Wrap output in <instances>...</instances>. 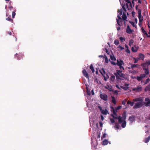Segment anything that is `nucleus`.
<instances>
[{
  "mask_svg": "<svg viewBox=\"0 0 150 150\" xmlns=\"http://www.w3.org/2000/svg\"><path fill=\"white\" fill-rule=\"evenodd\" d=\"M122 70H117L116 73H115V74L116 76L117 79H121L120 77L124 78V74L122 73Z\"/></svg>",
  "mask_w": 150,
  "mask_h": 150,
  "instance_id": "obj_1",
  "label": "nucleus"
},
{
  "mask_svg": "<svg viewBox=\"0 0 150 150\" xmlns=\"http://www.w3.org/2000/svg\"><path fill=\"white\" fill-rule=\"evenodd\" d=\"M124 64V62L121 59L117 60L116 65L119 67V68L120 70H124V67L122 66V65Z\"/></svg>",
  "mask_w": 150,
  "mask_h": 150,
  "instance_id": "obj_2",
  "label": "nucleus"
},
{
  "mask_svg": "<svg viewBox=\"0 0 150 150\" xmlns=\"http://www.w3.org/2000/svg\"><path fill=\"white\" fill-rule=\"evenodd\" d=\"M145 104V103L138 102L135 104V105L133 107V108L134 109H137L140 108L142 107Z\"/></svg>",
  "mask_w": 150,
  "mask_h": 150,
  "instance_id": "obj_3",
  "label": "nucleus"
},
{
  "mask_svg": "<svg viewBox=\"0 0 150 150\" xmlns=\"http://www.w3.org/2000/svg\"><path fill=\"white\" fill-rule=\"evenodd\" d=\"M100 96L102 99L105 101H106L108 100V96L107 95L103 93L100 94Z\"/></svg>",
  "mask_w": 150,
  "mask_h": 150,
  "instance_id": "obj_4",
  "label": "nucleus"
},
{
  "mask_svg": "<svg viewBox=\"0 0 150 150\" xmlns=\"http://www.w3.org/2000/svg\"><path fill=\"white\" fill-rule=\"evenodd\" d=\"M24 56L23 54L21 53H19L18 54L16 53L15 55V58L17 59L18 60H19L21 59V58H22V57Z\"/></svg>",
  "mask_w": 150,
  "mask_h": 150,
  "instance_id": "obj_5",
  "label": "nucleus"
},
{
  "mask_svg": "<svg viewBox=\"0 0 150 150\" xmlns=\"http://www.w3.org/2000/svg\"><path fill=\"white\" fill-rule=\"evenodd\" d=\"M133 100L134 102L138 101L139 102H141L143 103H145V102H143V98H136L133 99Z\"/></svg>",
  "mask_w": 150,
  "mask_h": 150,
  "instance_id": "obj_6",
  "label": "nucleus"
},
{
  "mask_svg": "<svg viewBox=\"0 0 150 150\" xmlns=\"http://www.w3.org/2000/svg\"><path fill=\"white\" fill-rule=\"evenodd\" d=\"M142 90V87L140 86H138L136 88L133 89V91H135L137 92H139L141 91Z\"/></svg>",
  "mask_w": 150,
  "mask_h": 150,
  "instance_id": "obj_7",
  "label": "nucleus"
},
{
  "mask_svg": "<svg viewBox=\"0 0 150 150\" xmlns=\"http://www.w3.org/2000/svg\"><path fill=\"white\" fill-rule=\"evenodd\" d=\"M129 65H131V68L133 69L135 68H139V66L138 64H132L129 63Z\"/></svg>",
  "mask_w": 150,
  "mask_h": 150,
  "instance_id": "obj_8",
  "label": "nucleus"
},
{
  "mask_svg": "<svg viewBox=\"0 0 150 150\" xmlns=\"http://www.w3.org/2000/svg\"><path fill=\"white\" fill-rule=\"evenodd\" d=\"M145 100L146 101V103L145 106H149L150 105V99L148 98H146L145 99Z\"/></svg>",
  "mask_w": 150,
  "mask_h": 150,
  "instance_id": "obj_9",
  "label": "nucleus"
},
{
  "mask_svg": "<svg viewBox=\"0 0 150 150\" xmlns=\"http://www.w3.org/2000/svg\"><path fill=\"white\" fill-rule=\"evenodd\" d=\"M112 109L111 111L113 112V114L116 116H117V110L115 108H114L113 107H111Z\"/></svg>",
  "mask_w": 150,
  "mask_h": 150,
  "instance_id": "obj_10",
  "label": "nucleus"
},
{
  "mask_svg": "<svg viewBox=\"0 0 150 150\" xmlns=\"http://www.w3.org/2000/svg\"><path fill=\"white\" fill-rule=\"evenodd\" d=\"M141 29L142 31L144 34V35H146L147 37L150 38V35H148L147 32L143 28H142Z\"/></svg>",
  "mask_w": 150,
  "mask_h": 150,
  "instance_id": "obj_11",
  "label": "nucleus"
},
{
  "mask_svg": "<svg viewBox=\"0 0 150 150\" xmlns=\"http://www.w3.org/2000/svg\"><path fill=\"white\" fill-rule=\"evenodd\" d=\"M82 72L83 75L86 77V78H89V76L87 72L84 69L82 71Z\"/></svg>",
  "mask_w": 150,
  "mask_h": 150,
  "instance_id": "obj_12",
  "label": "nucleus"
},
{
  "mask_svg": "<svg viewBox=\"0 0 150 150\" xmlns=\"http://www.w3.org/2000/svg\"><path fill=\"white\" fill-rule=\"evenodd\" d=\"M126 32L127 33H129V34L131 33L132 32V30L131 29L129 28V25H128L127 27V30H126Z\"/></svg>",
  "mask_w": 150,
  "mask_h": 150,
  "instance_id": "obj_13",
  "label": "nucleus"
},
{
  "mask_svg": "<svg viewBox=\"0 0 150 150\" xmlns=\"http://www.w3.org/2000/svg\"><path fill=\"white\" fill-rule=\"evenodd\" d=\"M115 76L113 75H112L110 78V83L114 82L115 81Z\"/></svg>",
  "mask_w": 150,
  "mask_h": 150,
  "instance_id": "obj_14",
  "label": "nucleus"
},
{
  "mask_svg": "<svg viewBox=\"0 0 150 150\" xmlns=\"http://www.w3.org/2000/svg\"><path fill=\"white\" fill-rule=\"evenodd\" d=\"M144 58V55L141 53H140L139 54V58H140V59H141L142 60H143Z\"/></svg>",
  "mask_w": 150,
  "mask_h": 150,
  "instance_id": "obj_15",
  "label": "nucleus"
},
{
  "mask_svg": "<svg viewBox=\"0 0 150 150\" xmlns=\"http://www.w3.org/2000/svg\"><path fill=\"white\" fill-rule=\"evenodd\" d=\"M141 65L142 67L143 70L148 68V66L145 63L142 64Z\"/></svg>",
  "mask_w": 150,
  "mask_h": 150,
  "instance_id": "obj_16",
  "label": "nucleus"
},
{
  "mask_svg": "<svg viewBox=\"0 0 150 150\" xmlns=\"http://www.w3.org/2000/svg\"><path fill=\"white\" fill-rule=\"evenodd\" d=\"M114 127L116 129H119V123L116 122L115 123V125L114 126Z\"/></svg>",
  "mask_w": 150,
  "mask_h": 150,
  "instance_id": "obj_17",
  "label": "nucleus"
},
{
  "mask_svg": "<svg viewBox=\"0 0 150 150\" xmlns=\"http://www.w3.org/2000/svg\"><path fill=\"white\" fill-rule=\"evenodd\" d=\"M101 113L104 115H106L107 113H108V111L106 110H103L101 112Z\"/></svg>",
  "mask_w": 150,
  "mask_h": 150,
  "instance_id": "obj_18",
  "label": "nucleus"
},
{
  "mask_svg": "<svg viewBox=\"0 0 150 150\" xmlns=\"http://www.w3.org/2000/svg\"><path fill=\"white\" fill-rule=\"evenodd\" d=\"M129 120L130 122H132L134 121L135 120L134 117L133 116L129 117Z\"/></svg>",
  "mask_w": 150,
  "mask_h": 150,
  "instance_id": "obj_19",
  "label": "nucleus"
},
{
  "mask_svg": "<svg viewBox=\"0 0 150 150\" xmlns=\"http://www.w3.org/2000/svg\"><path fill=\"white\" fill-rule=\"evenodd\" d=\"M145 91H150V83L147 86H146L145 89Z\"/></svg>",
  "mask_w": 150,
  "mask_h": 150,
  "instance_id": "obj_20",
  "label": "nucleus"
},
{
  "mask_svg": "<svg viewBox=\"0 0 150 150\" xmlns=\"http://www.w3.org/2000/svg\"><path fill=\"white\" fill-rule=\"evenodd\" d=\"M117 21V23L118 25L120 26H121L122 25V21L121 20L120 22L119 21V20L117 19V18H116Z\"/></svg>",
  "mask_w": 150,
  "mask_h": 150,
  "instance_id": "obj_21",
  "label": "nucleus"
},
{
  "mask_svg": "<svg viewBox=\"0 0 150 150\" xmlns=\"http://www.w3.org/2000/svg\"><path fill=\"white\" fill-rule=\"evenodd\" d=\"M110 57L111 60L114 61L116 60V59L113 54L111 55L110 56Z\"/></svg>",
  "mask_w": 150,
  "mask_h": 150,
  "instance_id": "obj_22",
  "label": "nucleus"
},
{
  "mask_svg": "<svg viewBox=\"0 0 150 150\" xmlns=\"http://www.w3.org/2000/svg\"><path fill=\"white\" fill-rule=\"evenodd\" d=\"M122 18L124 20H125L127 19V17L125 13H123V15L122 16Z\"/></svg>",
  "mask_w": 150,
  "mask_h": 150,
  "instance_id": "obj_23",
  "label": "nucleus"
},
{
  "mask_svg": "<svg viewBox=\"0 0 150 150\" xmlns=\"http://www.w3.org/2000/svg\"><path fill=\"white\" fill-rule=\"evenodd\" d=\"M111 116L113 118V119H114V120L115 119H118V118H119V116H117V115L116 116V115H114L112 114H111Z\"/></svg>",
  "mask_w": 150,
  "mask_h": 150,
  "instance_id": "obj_24",
  "label": "nucleus"
},
{
  "mask_svg": "<svg viewBox=\"0 0 150 150\" xmlns=\"http://www.w3.org/2000/svg\"><path fill=\"white\" fill-rule=\"evenodd\" d=\"M138 50V49L136 47H132V52H136Z\"/></svg>",
  "mask_w": 150,
  "mask_h": 150,
  "instance_id": "obj_25",
  "label": "nucleus"
},
{
  "mask_svg": "<svg viewBox=\"0 0 150 150\" xmlns=\"http://www.w3.org/2000/svg\"><path fill=\"white\" fill-rule=\"evenodd\" d=\"M126 122L125 121L123 122L122 123V124L121 125L122 127L123 128H125L126 127Z\"/></svg>",
  "mask_w": 150,
  "mask_h": 150,
  "instance_id": "obj_26",
  "label": "nucleus"
},
{
  "mask_svg": "<svg viewBox=\"0 0 150 150\" xmlns=\"http://www.w3.org/2000/svg\"><path fill=\"white\" fill-rule=\"evenodd\" d=\"M127 104L130 105L131 106H132L134 105V103L133 102H131L128 100L127 102Z\"/></svg>",
  "mask_w": 150,
  "mask_h": 150,
  "instance_id": "obj_27",
  "label": "nucleus"
},
{
  "mask_svg": "<svg viewBox=\"0 0 150 150\" xmlns=\"http://www.w3.org/2000/svg\"><path fill=\"white\" fill-rule=\"evenodd\" d=\"M108 143V141L107 140H105L103 142V144L104 145H106Z\"/></svg>",
  "mask_w": 150,
  "mask_h": 150,
  "instance_id": "obj_28",
  "label": "nucleus"
},
{
  "mask_svg": "<svg viewBox=\"0 0 150 150\" xmlns=\"http://www.w3.org/2000/svg\"><path fill=\"white\" fill-rule=\"evenodd\" d=\"M112 98V102L114 104H116V100L115 97L114 96L111 97Z\"/></svg>",
  "mask_w": 150,
  "mask_h": 150,
  "instance_id": "obj_29",
  "label": "nucleus"
},
{
  "mask_svg": "<svg viewBox=\"0 0 150 150\" xmlns=\"http://www.w3.org/2000/svg\"><path fill=\"white\" fill-rule=\"evenodd\" d=\"M133 59H134V63H137L138 61L140 59V58H134Z\"/></svg>",
  "mask_w": 150,
  "mask_h": 150,
  "instance_id": "obj_30",
  "label": "nucleus"
},
{
  "mask_svg": "<svg viewBox=\"0 0 150 150\" xmlns=\"http://www.w3.org/2000/svg\"><path fill=\"white\" fill-rule=\"evenodd\" d=\"M90 68L92 70V72L93 73L94 72V69L92 64H91Z\"/></svg>",
  "mask_w": 150,
  "mask_h": 150,
  "instance_id": "obj_31",
  "label": "nucleus"
},
{
  "mask_svg": "<svg viewBox=\"0 0 150 150\" xmlns=\"http://www.w3.org/2000/svg\"><path fill=\"white\" fill-rule=\"evenodd\" d=\"M122 117L120 116H119V118L118 119L119 123H120L123 122V120L122 119Z\"/></svg>",
  "mask_w": 150,
  "mask_h": 150,
  "instance_id": "obj_32",
  "label": "nucleus"
},
{
  "mask_svg": "<svg viewBox=\"0 0 150 150\" xmlns=\"http://www.w3.org/2000/svg\"><path fill=\"white\" fill-rule=\"evenodd\" d=\"M150 139V136H149L148 137L145 139L144 142L145 143L148 142Z\"/></svg>",
  "mask_w": 150,
  "mask_h": 150,
  "instance_id": "obj_33",
  "label": "nucleus"
},
{
  "mask_svg": "<svg viewBox=\"0 0 150 150\" xmlns=\"http://www.w3.org/2000/svg\"><path fill=\"white\" fill-rule=\"evenodd\" d=\"M6 20L7 21H8L11 22L12 23H13V20L12 19H11V18H10L9 17H8V18H6Z\"/></svg>",
  "mask_w": 150,
  "mask_h": 150,
  "instance_id": "obj_34",
  "label": "nucleus"
},
{
  "mask_svg": "<svg viewBox=\"0 0 150 150\" xmlns=\"http://www.w3.org/2000/svg\"><path fill=\"white\" fill-rule=\"evenodd\" d=\"M118 12L119 13V14L121 15L122 14V8L118 9Z\"/></svg>",
  "mask_w": 150,
  "mask_h": 150,
  "instance_id": "obj_35",
  "label": "nucleus"
},
{
  "mask_svg": "<svg viewBox=\"0 0 150 150\" xmlns=\"http://www.w3.org/2000/svg\"><path fill=\"white\" fill-rule=\"evenodd\" d=\"M133 42L134 41L132 40L131 39L129 40V45L130 46H131L132 45Z\"/></svg>",
  "mask_w": 150,
  "mask_h": 150,
  "instance_id": "obj_36",
  "label": "nucleus"
},
{
  "mask_svg": "<svg viewBox=\"0 0 150 150\" xmlns=\"http://www.w3.org/2000/svg\"><path fill=\"white\" fill-rule=\"evenodd\" d=\"M114 44L116 45H118L119 44V40L117 39L115 40L114 41Z\"/></svg>",
  "mask_w": 150,
  "mask_h": 150,
  "instance_id": "obj_37",
  "label": "nucleus"
},
{
  "mask_svg": "<svg viewBox=\"0 0 150 150\" xmlns=\"http://www.w3.org/2000/svg\"><path fill=\"white\" fill-rule=\"evenodd\" d=\"M138 17L139 18V21L140 22H142L143 19V17H142L141 16H138Z\"/></svg>",
  "mask_w": 150,
  "mask_h": 150,
  "instance_id": "obj_38",
  "label": "nucleus"
},
{
  "mask_svg": "<svg viewBox=\"0 0 150 150\" xmlns=\"http://www.w3.org/2000/svg\"><path fill=\"white\" fill-rule=\"evenodd\" d=\"M144 70L145 71V74L146 75H147L149 74V71H148V68H147L146 69H144Z\"/></svg>",
  "mask_w": 150,
  "mask_h": 150,
  "instance_id": "obj_39",
  "label": "nucleus"
},
{
  "mask_svg": "<svg viewBox=\"0 0 150 150\" xmlns=\"http://www.w3.org/2000/svg\"><path fill=\"white\" fill-rule=\"evenodd\" d=\"M134 78L136 79L138 81H140L142 79V78H141V77L140 76H137V77H135Z\"/></svg>",
  "mask_w": 150,
  "mask_h": 150,
  "instance_id": "obj_40",
  "label": "nucleus"
},
{
  "mask_svg": "<svg viewBox=\"0 0 150 150\" xmlns=\"http://www.w3.org/2000/svg\"><path fill=\"white\" fill-rule=\"evenodd\" d=\"M150 81V79L148 78L147 79H146L144 82V84H146L148 83Z\"/></svg>",
  "mask_w": 150,
  "mask_h": 150,
  "instance_id": "obj_41",
  "label": "nucleus"
},
{
  "mask_svg": "<svg viewBox=\"0 0 150 150\" xmlns=\"http://www.w3.org/2000/svg\"><path fill=\"white\" fill-rule=\"evenodd\" d=\"M129 22L130 23H131V24L132 25V26L133 27H135V23L134 22L129 21Z\"/></svg>",
  "mask_w": 150,
  "mask_h": 150,
  "instance_id": "obj_42",
  "label": "nucleus"
},
{
  "mask_svg": "<svg viewBox=\"0 0 150 150\" xmlns=\"http://www.w3.org/2000/svg\"><path fill=\"white\" fill-rule=\"evenodd\" d=\"M146 75L145 74H141L140 75V76L142 79L145 77Z\"/></svg>",
  "mask_w": 150,
  "mask_h": 150,
  "instance_id": "obj_43",
  "label": "nucleus"
},
{
  "mask_svg": "<svg viewBox=\"0 0 150 150\" xmlns=\"http://www.w3.org/2000/svg\"><path fill=\"white\" fill-rule=\"evenodd\" d=\"M110 122L112 124H113L114 123H115V121L114 119L110 118Z\"/></svg>",
  "mask_w": 150,
  "mask_h": 150,
  "instance_id": "obj_44",
  "label": "nucleus"
},
{
  "mask_svg": "<svg viewBox=\"0 0 150 150\" xmlns=\"http://www.w3.org/2000/svg\"><path fill=\"white\" fill-rule=\"evenodd\" d=\"M138 13V16H141V11L139 9Z\"/></svg>",
  "mask_w": 150,
  "mask_h": 150,
  "instance_id": "obj_45",
  "label": "nucleus"
},
{
  "mask_svg": "<svg viewBox=\"0 0 150 150\" xmlns=\"http://www.w3.org/2000/svg\"><path fill=\"white\" fill-rule=\"evenodd\" d=\"M146 65L147 66L150 65V61H146V62L145 63Z\"/></svg>",
  "mask_w": 150,
  "mask_h": 150,
  "instance_id": "obj_46",
  "label": "nucleus"
},
{
  "mask_svg": "<svg viewBox=\"0 0 150 150\" xmlns=\"http://www.w3.org/2000/svg\"><path fill=\"white\" fill-rule=\"evenodd\" d=\"M8 8L9 9L10 11H11L12 9H13V7L11 5H9L8 7Z\"/></svg>",
  "mask_w": 150,
  "mask_h": 150,
  "instance_id": "obj_47",
  "label": "nucleus"
},
{
  "mask_svg": "<svg viewBox=\"0 0 150 150\" xmlns=\"http://www.w3.org/2000/svg\"><path fill=\"white\" fill-rule=\"evenodd\" d=\"M16 15V13L15 11H13L12 13V18H14V16Z\"/></svg>",
  "mask_w": 150,
  "mask_h": 150,
  "instance_id": "obj_48",
  "label": "nucleus"
},
{
  "mask_svg": "<svg viewBox=\"0 0 150 150\" xmlns=\"http://www.w3.org/2000/svg\"><path fill=\"white\" fill-rule=\"evenodd\" d=\"M110 61L111 64H112L114 65H116V63H115V62L113 61H111L110 60Z\"/></svg>",
  "mask_w": 150,
  "mask_h": 150,
  "instance_id": "obj_49",
  "label": "nucleus"
},
{
  "mask_svg": "<svg viewBox=\"0 0 150 150\" xmlns=\"http://www.w3.org/2000/svg\"><path fill=\"white\" fill-rule=\"evenodd\" d=\"M126 2H127V3H129L130 4V6L132 7V4H131V2L130 1H129V0H126Z\"/></svg>",
  "mask_w": 150,
  "mask_h": 150,
  "instance_id": "obj_50",
  "label": "nucleus"
},
{
  "mask_svg": "<svg viewBox=\"0 0 150 150\" xmlns=\"http://www.w3.org/2000/svg\"><path fill=\"white\" fill-rule=\"evenodd\" d=\"M105 62L106 63H108V58L106 57L105 58Z\"/></svg>",
  "mask_w": 150,
  "mask_h": 150,
  "instance_id": "obj_51",
  "label": "nucleus"
},
{
  "mask_svg": "<svg viewBox=\"0 0 150 150\" xmlns=\"http://www.w3.org/2000/svg\"><path fill=\"white\" fill-rule=\"evenodd\" d=\"M120 40L122 41H125V39L124 38H123L122 37H121L120 38Z\"/></svg>",
  "mask_w": 150,
  "mask_h": 150,
  "instance_id": "obj_52",
  "label": "nucleus"
},
{
  "mask_svg": "<svg viewBox=\"0 0 150 150\" xmlns=\"http://www.w3.org/2000/svg\"><path fill=\"white\" fill-rule=\"evenodd\" d=\"M122 8L123 9V10L125 12H126V10L125 8V5H124L122 6Z\"/></svg>",
  "mask_w": 150,
  "mask_h": 150,
  "instance_id": "obj_53",
  "label": "nucleus"
},
{
  "mask_svg": "<svg viewBox=\"0 0 150 150\" xmlns=\"http://www.w3.org/2000/svg\"><path fill=\"white\" fill-rule=\"evenodd\" d=\"M126 52L128 53L129 54L130 53V50L128 49H127L126 50Z\"/></svg>",
  "mask_w": 150,
  "mask_h": 150,
  "instance_id": "obj_54",
  "label": "nucleus"
},
{
  "mask_svg": "<svg viewBox=\"0 0 150 150\" xmlns=\"http://www.w3.org/2000/svg\"><path fill=\"white\" fill-rule=\"evenodd\" d=\"M118 47V48H120V49H121V50H123L124 49V48L123 47H122L121 46H120V45H119V46Z\"/></svg>",
  "mask_w": 150,
  "mask_h": 150,
  "instance_id": "obj_55",
  "label": "nucleus"
},
{
  "mask_svg": "<svg viewBox=\"0 0 150 150\" xmlns=\"http://www.w3.org/2000/svg\"><path fill=\"white\" fill-rule=\"evenodd\" d=\"M105 52L106 53L108 54H109L110 53V52L108 50V49L106 48L105 49Z\"/></svg>",
  "mask_w": 150,
  "mask_h": 150,
  "instance_id": "obj_56",
  "label": "nucleus"
},
{
  "mask_svg": "<svg viewBox=\"0 0 150 150\" xmlns=\"http://www.w3.org/2000/svg\"><path fill=\"white\" fill-rule=\"evenodd\" d=\"M98 108L100 109V110L101 112L102 111V110H103L102 109V108L101 106H98Z\"/></svg>",
  "mask_w": 150,
  "mask_h": 150,
  "instance_id": "obj_57",
  "label": "nucleus"
},
{
  "mask_svg": "<svg viewBox=\"0 0 150 150\" xmlns=\"http://www.w3.org/2000/svg\"><path fill=\"white\" fill-rule=\"evenodd\" d=\"M121 108V106H119L117 108H115L117 110H118L119 109H120Z\"/></svg>",
  "mask_w": 150,
  "mask_h": 150,
  "instance_id": "obj_58",
  "label": "nucleus"
},
{
  "mask_svg": "<svg viewBox=\"0 0 150 150\" xmlns=\"http://www.w3.org/2000/svg\"><path fill=\"white\" fill-rule=\"evenodd\" d=\"M106 135V134L105 133H104L103 135V136L101 137V138H105V136Z\"/></svg>",
  "mask_w": 150,
  "mask_h": 150,
  "instance_id": "obj_59",
  "label": "nucleus"
},
{
  "mask_svg": "<svg viewBox=\"0 0 150 150\" xmlns=\"http://www.w3.org/2000/svg\"><path fill=\"white\" fill-rule=\"evenodd\" d=\"M102 70L103 71V74H105V72L103 68H102Z\"/></svg>",
  "mask_w": 150,
  "mask_h": 150,
  "instance_id": "obj_60",
  "label": "nucleus"
},
{
  "mask_svg": "<svg viewBox=\"0 0 150 150\" xmlns=\"http://www.w3.org/2000/svg\"><path fill=\"white\" fill-rule=\"evenodd\" d=\"M125 113H123V114H122V117L125 118Z\"/></svg>",
  "mask_w": 150,
  "mask_h": 150,
  "instance_id": "obj_61",
  "label": "nucleus"
},
{
  "mask_svg": "<svg viewBox=\"0 0 150 150\" xmlns=\"http://www.w3.org/2000/svg\"><path fill=\"white\" fill-rule=\"evenodd\" d=\"M101 119L102 120H104V117L103 115H101Z\"/></svg>",
  "mask_w": 150,
  "mask_h": 150,
  "instance_id": "obj_62",
  "label": "nucleus"
},
{
  "mask_svg": "<svg viewBox=\"0 0 150 150\" xmlns=\"http://www.w3.org/2000/svg\"><path fill=\"white\" fill-rule=\"evenodd\" d=\"M117 17L119 19H118L119 20L121 19V17L118 15L117 16Z\"/></svg>",
  "mask_w": 150,
  "mask_h": 150,
  "instance_id": "obj_63",
  "label": "nucleus"
},
{
  "mask_svg": "<svg viewBox=\"0 0 150 150\" xmlns=\"http://www.w3.org/2000/svg\"><path fill=\"white\" fill-rule=\"evenodd\" d=\"M7 33L9 35H11V32H8Z\"/></svg>",
  "mask_w": 150,
  "mask_h": 150,
  "instance_id": "obj_64",
  "label": "nucleus"
}]
</instances>
